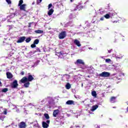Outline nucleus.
<instances>
[{
    "label": "nucleus",
    "mask_w": 128,
    "mask_h": 128,
    "mask_svg": "<svg viewBox=\"0 0 128 128\" xmlns=\"http://www.w3.org/2000/svg\"><path fill=\"white\" fill-rule=\"evenodd\" d=\"M110 76V72H106L99 74V76H101V78H108Z\"/></svg>",
    "instance_id": "f257e3e1"
},
{
    "label": "nucleus",
    "mask_w": 128,
    "mask_h": 128,
    "mask_svg": "<svg viewBox=\"0 0 128 128\" xmlns=\"http://www.w3.org/2000/svg\"><path fill=\"white\" fill-rule=\"evenodd\" d=\"M10 86L12 88H16L17 86H18V80H14L12 83L10 84Z\"/></svg>",
    "instance_id": "f03ea898"
},
{
    "label": "nucleus",
    "mask_w": 128,
    "mask_h": 128,
    "mask_svg": "<svg viewBox=\"0 0 128 128\" xmlns=\"http://www.w3.org/2000/svg\"><path fill=\"white\" fill-rule=\"evenodd\" d=\"M50 120H47L46 121V122H43L42 124V128H48V124H50Z\"/></svg>",
    "instance_id": "7ed1b4c3"
},
{
    "label": "nucleus",
    "mask_w": 128,
    "mask_h": 128,
    "mask_svg": "<svg viewBox=\"0 0 128 128\" xmlns=\"http://www.w3.org/2000/svg\"><path fill=\"white\" fill-rule=\"evenodd\" d=\"M66 32L65 31L61 32L59 34V38L62 40V38H64L66 36Z\"/></svg>",
    "instance_id": "20e7f679"
},
{
    "label": "nucleus",
    "mask_w": 128,
    "mask_h": 128,
    "mask_svg": "<svg viewBox=\"0 0 128 128\" xmlns=\"http://www.w3.org/2000/svg\"><path fill=\"white\" fill-rule=\"evenodd\" d=\"M76 64H84V61L82 59H78L75 62Z\"/></svg>",
    "instance_id": "39448f33"
},
{
    "label": "nucleus",
    "mask_w": 128,
    "mask_h": 128,
    "mask_svg": "<svg viewBox=\"0 0 128 128\" xmlns=\"http://www.w3.org/2000/svg\"><path fill=\"white\" fill-rule=\"evenodd\" d=\"M58 114H60V110H58V109L54 110V111L53 112V116L54 118H56L58 116Z\"/></svg>",
    "instance_id": "423d86ee"
},
{
    "label": "nucleus",
    "mask_w": 128,
    "mask_h": 128,
    "mask_svg": "<svg viewBox=\"0 0 128 128\" xmlns=\"http://www.w3.org/2000/svg\"><path fill=\"white\" fill-rule=\"evenodd\" d=\"M26 40V37L24 36H22L20 37L18 40L17 41V42L18 44H20L21 42H24V40Z\"/></svg>",
    "instance_id": "0eeeda50"
},
{
    "label": "nucleus",
    "mask_w": 128,
    "mask_h": 128,
    "mask_svg": "<svg viewBox=\"0 0 128 128\" xmlns=\"http://www.w3.org/2000/svg\"><path fill=\"white\" fill-rule=\"evenodd\" d=\"M20 8L21 10H24L26 12V4H23L22 5H20Z\"/></svg>",
    "instance_id": "6e6552de"
},
{
    "label": "nucleus",
    "mask_w": 128,
    "mask_h": 128,
    "mask_svg": "<svg viewBox=\"0 0 128 128\" xmlns=\"http://www.w3.org/2000/svg\"><path fill=\"white\" fill-rule=\"evenodd\" d=\"M28 82V78L26 77H24L21 80H20V82H22V84H26V82Z\"/></svg>",
    "instance_id": "1a4fd4ad"
},
{
    "label": "nucleus",
    "mask_w": 128,
    "mask_h": 128,
    "mask_svg": "<svg viewBox=\"0 0 128 128\" xmlns=\"http://www.w3.org/2000/svg\"><path fill=\"white\" fill-rule=\"evenodd\" d=\"M56 56H58V58H64V54H62V52H58L56 54Z\"/></svg>",
    "instance_id": "9d476101"
},
{
    "label": "nucleus",
    "mask_w": 128,
    "mask_h": 128,
    "mask_svg": "<svg viewBox=\"0 0 128 128\" xmlns=\"http://www.w3.org/2000/svg\"><path fill=\"white\" fill-rule=\"evenodd\" d=\"M74 44H76V46H82V44H80V41L78 40H74Z\"/></svg>",
    "instance_id": "9b49d317"
},
{
    "label": "nucleus",
    "mask_w": 128,
    "mask_h": 128,
    "mask_svg": "<svg viewBox=\"0 0 128 128\" xmlns=\"http://www.w3.org/2000/svg\"><path fill=\"white\" fill-rule=\"evenodd\" d=\"M19 128H26V123L24 122H21L19 124Z\"/></svg>",
    "instance_id": "f8f14e48"
},
{
    "label": "nucleus",
    "mask_w": 128,
    "mask_h": 128,
    "mask_svg": "<svg viewBox=\"0 0 128 128\" xmlns=\"http://www.w3.org/2000/svg\"><path fill=\"white\" fill-rule=\"evenodd\" d=\"M54 9H52V8L50 9V10L48 11V16H52V14H54Z\"/></svg>",
    "instance_id": "ddd939ff"
},
{
    "label": "nucleus",
    "mask_w": 128,
    "mask_h": 128,
    "mask_svg": "<svg viewBox=\"0 0 128 128\" xmlns=\"http://www.w3.org/2000/svg\"><path fill=\"white\" fill-rule=\"evenodd\" d=\"M108 68L109 70H112V68H114L115 70H116V65H109Z\"/></svg>",
    "instance_id": "4468645a"
},
{
    "label": "nucleus",
    "mask_w": 128,
    "mask_h": 128,
    "mask_svg": "<svg viewBox=\"0 0 128 128\" xmlns=\"http://www.w3.org/2000/svg\"><path fill=\"white\" fill-rule=\"evenodd\" d=\"M33 80L34 77H32V75H29L28 76V78H27V80H28V82H32V80Z\"/></svg>",
    "instance_id": "2eb2a0df"
},
{
    "label": "nucleus",
    "mask_w": 128,
    "mask_h": 128,
    "mask_svg": "<svg viewBox=\"0 0 128 128\" xmlns=\"http://www.w3.org/2000/svg\"><path fill=\"white\" fill-rule=\"evenodd\" d=\"M74 102L73 100H69L66 102V104H68V105L74 104Z\"/></svg>",
    "instance_id": "dca6fc26"
},
{
    "label": "nucleus",
    "mask_w": 128,
    "mask_h": 128,
    "mask_svg": "<svg viewBox=\"0 0 128 128\" xmlns=\"http://www.w3.org/2000/svg\"><path fill=\"white\" fill-rule=\"evenodd\" d=\"M98 108V105L94 106H92V108H91L92 112H94V110H96V108Z\"/></svg>",
    "instance_id": "f3484780"
},
{
    "label": "nucleus",
    "mask_w": 128,
    "mask_h": 128,
    "mask_svg": "<svg viewBox=\"0 0 128 128\" xmlns=\"http://www.w3.org/2000/svg\"><path fill=\"white\" fill-rule=\"evenodd\" d=\"M6 76L8 78H12V74H10V72H6Z\"/></svg>",
    "instance_id": "a211bd4d"
},
{
    "label": "nucleus",
    "mask_w": 128,
    "mask_h": 128,
    "mask_svg": "<svg viewBox=\"0 0 128 128\" xmlns=\"http://www.w3.org/2000/svg\"><path fill=\"white\" fill-rule=\"evenodd\" d=\"M116 97L111 98L110 100V102H112V104H114V102H116Z\"/></svg>",
    "instance_id": "6ab92c4d"
},
{
    "label": "nucleus",
    "mask_w": 128,
    "mask_h": 128,
    "mask_svg": "<svg viewBox=\"0 0 128 128\" xmlns=\"http://www.w3.org/2000/svg\"><path fill=\"white\" fill-rule=\"evenodd\" d=\"M105 62L107 64H112V61L110 58L106 59Z\"/></svg>",
    "instance_id": "aec40b11"
},
{
    "label": "nucleus",
    "mask_w": 128,
    "mask_h": 128,
    "mask_svg": "<svg viewBox=\"0 0 128 128\" xmlns=\"http://www.w3.org/2000/svg\"><path fill=\"white\" fill-rule=\"evenodd\" d=\"M24 88H28V86H30V82L28 81L27 82L24 83Z\"/></svg>",
    "instance_id": "412c9836"
},
{
    "label": "nucleus",
    "mask_w": 128,
    "mask_h": 128,
    "mask_svg": "<svg viewBox=\"0 0 128 128\" xmlns=\"http://www.w3.org/2000/svg\"><path fill=\"white\" fill-rule=\"evenodd\" d=\"M92 95L94 98H96V91H93L92 92Z\"/></svg>",
    "instance_id": "4be33fe9"
},
{
    "label": "nucleus",
    "mask_w": 128,
    "mask_h": 128,
    "mask_svg": "<svg viewBox=\"0 0 128 128\" xmlns=\"http://www.w3.org/2000/svg\"><path fill=\"white\" fill-rule=\"evenodd\" d=\"M36 34H42L44 31L42 30H36L34 31Z\"/></svg>",
    "instance_id": "5701e85b"
},
{
    "label": "nucleus",
    "mask_w": 128,
    "mask_h": 128,
    "mask_svg": "<svg viewBox=\"0 0 128 128\" xmlns=\"http://www.w3.org/2000/svg\"><path fill=\"white\" fill-rule=\"evenodd\" d=\"M38 42H40V40L38 39H36L34 42V44H38Z\"/></svg>",
    "instance_id": "b1692460"
},
{
    "label": "nucleus",
    "mask_w": 128,
    "mask_h": 128,
    "mask_svg": "<svg viewBox=\"0 0 128 128\" xmlns=\"http://www.w3.org/2000/svg\"><path fill=\"white\" fill-rule=\"evenodd\" d=\"M116 58L117 60H122V55H120V56H116Z\"/></svg>",
    "instance_id": "393cba45"
},
{
    "label": "nucleus",
    "mask_w": 128,
    "mask_h": 128,
    "mask_svg": "<svg viewBox=\"0 0 128 128\" xmlns=\"http://www.w3.org/2000/svg\"><path fill=\"white\" fill-rule=\"evenodd\" d=\"M66 90H70V84L69 83L67 84L66 86Z\"/></svg>",
    "instance_id": "a878e982"
},
{
    "label": "nucleus",
    "mask_w": 128,
    "mask_h": 128,
    "mask_svg": "<svg viewBox=\"0 0 128 128\" xmlns=\"http://www.w3.org/2000/svg\"><path fill=\"white\" fill-rule=\"evenodd\" d=\"M73 6H74V8H75L74 9V10H78V6L76 4H74L73 5Z\"/></svg>",
    "instance_id": "bb28decb"
},
{
    "label": "nucleus",
    "mask_w": 128,
    "mask_h": 128,
    "mask_svg": "<svg viewBox=\"0 0 128 128\" xmlns=\"http://www.w3.org/2000/svg\"><path fill=\"white\" fill-rule=\"evenodd\" d=\"M44 116L46 120H48L50 118V116H48V114H44Z\"/></svg>",
    "instance_id": "cd10ccee"
},
{
    "label": "nucleus",
    "mask_w": 128,
    "mask_h": 128,
    "mask_svg": "<svg viewBox=\"0 0 128 128\" xmlns=\"http://www.w3.org/2000/svg\"><path fill=\"white\" fill-rule=\"evenodd\" d=\"M8 90V88H4L3 90H2V92H6Z\"/></svg>",
    "instance_id": "c85d7f7f"
},
{
    "label": "nucleus",
    "mask_w": 128,
    "mask_h": 128,
    "mask_svg": "<svg viewBox=\"0 0 128 128\" xmlns=\"http://www.w3.org/2000/svg\"><path fill=\"white\" fill-rule=\"evenodd\" d=\"M104 18H110V14H106L105 16H104Z\"/></svg>",
    "instance_id": "c756f323"
},
{
    "label": "nucleus",
    "mask_w": 128,
    "mask_h": 128,
    "mask_svg": "<svg viewBox=\"0 0 128 128\" xmlns=\"http://www.w3.org/2000/svg\"><path fill=\"white\" fill-rule=\"evenodd\" d=\"M22 4H24V0H20L19 1L18 6H22Z\"/></svg>",
    "instance_id": "7c9ffc66"
},
{
    "label": "nucleus",
    "mask_w": 128,
    "mask_h": 128,
    "mask_svg": "<svg viewBox=\"0 0 128 128\" xmlns=\"http://www.w3.org/2000/svg\"><path fill=\"white\" fill-rule=\"evenodd\" d=\"M30 40H32V38H27L26 40V42H30Z\"/></svg>",
    "instance_id": "2f4dec72"
},
{
    "label": "nucleus",
    "mask_w": 128,
    "mask_h": 128,
    "mask_svg": "<svg viewBox=\"0 0 128 128\" xmlns=\"http://www.w3.org/2000/svg\"><path fill=\"white\" fill-rule=\"evenodd\" d=\"M6 2L8 4H12V1L10 0H6Z\"/></svg>",
    "instance_id": "473e14b6"
},
{
    "label": "nucleus",
    "mask_w": 128,
    "mask_h": 128,
    "mask_svg": "<svg viewBox=\"0 0 128 128\" xmlns=\"http://www.w3.org/2000/svg\"><path fill=\"white\" fill-rule=\"evenodd\" d=\"M36 46L34 43L33 44H31V48H36Z\"/></svg>",
    "instance_id": "72a5a7b5"
},
{
    "label": "nucleus",
    "mask_w": 128,
    "mask_h": 128,
    "mask_svg": "<svg viewBox=\"0 0 128 128\" xmlns=\"http://www.w3.org/2000/svg\"><path fill=\"white\" fill-rule=\"evenodd\" d=\"M40 52V50L38 48H36V51H35L34 52Z\"/></svg>",
    "instance_id": "f704fd0d"
},
{
    "label": "nucleus",
    "mask_w": 128,
    "mask_h": 128,
    "mask_svg": "<svg viewBox=\"0 0 128 128\" xmlns=\"http://www.w3.org/2000/svg\"><path fill=\"white\" fill-rule=\"evenodd\" d=\"M14 16H16L15 14H12L10 16V18H14Z\"/></svg>",
    "instance_id": "c9c22d12"
},
{
    "label": "nucleus",
    "mask_w": 128,
    "mask_h": 128,
    "mask_svg": "<svg viewBox=\"0 0 128 128\" xmlns=\"http://www.w3.org/2000/svg\"><path fill=\"white\" fill-rule=\"evenodd\" d=\"M28 106L30 108H32V106H34L33 104H28Z\"/></svg>",
    "instance_id": "e433bc0d"
},
{
    "label": "nucleus",
    "mask_w": 128,
    "mask_h": 128,
    "mask_svg": "<svg viewBox=\"0 0 128 128\" xmlns=\"http://www.w3.org/2000/svg\"><path fill=\"white\" fill-rule=\"evenodd\" d=\"M42 0H37V4H40V2H42Z\"/></svg>",
    "instance_id": "4c0bfd02"
},
{
    "label": "nucleus",
    "mask_w": 128,
    "mask_h": 128,
    "mask_svg": "<svg viewBox=\"0 0 128 128\" xmlns=\"http://www.w3.org/2000/svg\"><path fill=\"white\" fill-rule=\"evenodd\" d=\"M52 4H49L48 5V10H50V8H52Z\"/></svg>",
    "instance_id": "58836bf2"
},
{
    "label": "nucleus",
    "mask_w": 128,
    "mask_h": 128,
    "mask_svg": "<svg viewBox=\"0 0 128 128\" xmlns=\"http://www.w3.org/2000/svg\"><path fill=\"white\" fill-rule=\"evenodd\" d=\"M100 58H103L104 60L106 58V56H100Z\"/></svg>",
    "instance_id": "ea45409f"
},
{
    "label": "nucleus",
    "mask_w": 128,
    "mask_h": 128,
    "mask_svg": "<svg viewBox=\"0 0 128 128\" xmlns=\"http://www.w3.org/2000/svg\"><path fill=\"white\" fill-rule=\"evenodd\" d=\"M104 20V17H102L100 18V20Z\"/></svg>",
    "instance_id": "a19ab883"
},
{
    "label": "nucleus",
    "mask_w": 128,
    "mask_h": 128,
    "mask_svg": "<svg viewBox=\"0 0 128 128\" xmlns=\"http://www.w3.org/2000/svg\"><path fill=\"white\" fill-rule=\"evenodd\" d=\"M40 60H37L36 62V64H40Z\"/></svg>",
    "instance_id": "79ce46f5"
},
{
    "label": "nucleus",
    "mask_w": 128,
    "mask_h": 128,
    "mask_svg": "<svg viewBox=\"0 0 128 128\" xmlns=\"http://www.w3.org/2000/svg\"><path fill=\"white\" fill-rule=\"evenodd\" d=\"M16 112H20V110L17 109V108H16Z\"/></svg>",
    "instance_id": "37998d69"
},
{
    "label": "nucleus",
    "mask_w": 128,
    "mask_h": 128,
    "mask_svg": "<svg viewBox=\"0 0 128 128\" xmlns=\"http://www.w3.org/2000/svg\"><path fill=\"white\" fill-rule=\"evenodd\" d=\"M4 114H7L6 110H4Z\"/></svg>",
    "instance_id": "c03bdc74"
},
{
    "label": "nucleus",
    "mask_w": 128,
    "mask_h": 128,
    "mask_svg": "<svg viewBox=\"0 0 128 128\" xmlns=\"http://www.w3.org/2000/svg\"><path fill=\"white\" fill-rule=\"evenodd\" d=\"M21 74H22V76H24V72H21Z\"/></svg>",
    "instance_id": "a18cd8bd"
},
{
    "label": "nucleus",
    "mask_w": 128,
    "mask_h": 128,
    "mask_svg": "<svg viewBox=\"0 0 128 128\" xmlns=\"http://www.w3.org/2000/svg\"><path fill=\"white\" fill-rule=\"evenodd\" d=\"M30 24H32V23H30L29 24V26H28L29 28H30V26H32Z\"/></svg>",
    "instance_id": "49530a36"
},
{
    "label": "nucleus",
    "mask_w": 128,
    "mask_h": 128,
    "mask_svg": "<svg viewBox=\"0 0 128 128\" xmlns=\"http://www.w3.org/2000/svg\"><path fill=\"white\" fill-rule=\"evenodd\" d=\"M124 76V73H121V76Z\"/></svg>",
    "instance_id": "de8ad7c7"
},
{
    "label": "nucleus",
    "mask_w": 128,
    "mask_h": 128,
    "mask_svg": "<svg viewBox=\"0 0 128 128\" xmlns=\"http://www.w3.org/2000/svg\"><path fill=\"white\" fill-rule=\"evenodd\" d=\"M66 78H70V76L66 75Z\"/></svg>",
    "instance_id": "09e8293b"
},
{
    "label": "nucleus",
    "mask_w": 128,
    "mask_h": 128,
    "mask_svg": "<svg viewBox=\"0 0 128 128\" xmlns=\"http://www.w3.org/2000/svg\"><path fill=\"white\" fill-rule=\"evenodd\" d=\"M122 20L123 22H126V19H124V18H123V19H122Z\"/></svg>",
    "instance_id": "8fccbe9b"
},
{
    "label": "nucleus",
    "mask_w": 128,
    "mask_h": 128,
    "mask_svg": "<svg viewBox=\"0 0 128 128\" xmlns=\"http://www.w3.org/2000/svg\"><path fill=\"white\" fill-rule=\"evenodd\" d=\"M0 120H4V118H2V117H0Z\"/></svg>",
    "instance_id": "3c124183"
},
{
    "label": "nucleus",
    "mask_w": 128,
    "mask_h": 128,
    "mask_svg": "<svg viewBox=\"0 0 128 128\" xmlns=\"http://www.w3.org/2000/svg\"><path fill=\"white\" fill-rule=\"evenodd\" d=\"M31 66V68H34V66H36L34 65V66Z\"/></svg>",
    "instance_id": "603ef678"
},
{
    "label": "nucleus",
    "mask_w": 128,
    "mask_h": 128,
    "mask_svg": "<svg viewBox=\"0 0 128 128\" xmlns=\"http://www.w3.org/2000/svg\"><path fill=\"white\" fill-rule=\"evenodd\" d=\"M89 50H92V48H88Z\"/></svg>",
    "instance_id": "864d4df0"
},
{
    "label": "nucleus",
    "mask_w": 128,
    "mask_h": 128,
    "mask_svg": "<svg viewBox=\"0 0 128 128\" xmlns=\"http://www.w3.org/2000/svg\"><path fill=\"white\" fill-rule=\"evenodd\" d=\"M87 2H88V0L87 2H85V4H86Z\"/></svg>",
    "instance_id": "5fc2aeb1"
},
{
    "label": "nucleus",
    "mask_w": 128,
    "mask_h": 128,
    "mask_svg": "<svg viewBox=\"0 0 128 128\" xmlns=\"http://www.w3.org/2000/svg\"><path fill=\"white\" fill-rule=\"evenodd\" d=\"M108 52L109 54H110V50H108Z\"/></svg>",
    "instance_id": "6e6d98bb"
},
{
    "label": "nucleus",
    "mask_w": 128,
    "mask_h": 128,
    "mask_svg": "<svg viewBox=\"0 0 128 128\" xmlns=\"http://www.w3.org/2000/svg\"><path fill=\"white\" fill-rule=\"evenodd\" d=\"M96 128H100V126H97V127Z\"/></svg>",
    "instance_id": "4d7b16f0"
},
{
    "label": "nucleus",
    "mask_w": 128,
    "mask_h": 128,
    "mask_svg": "<svg viewBox=\"0 0 128 128\" xmlns=\"http://www.w3.org/2000/svg\"><path fill=\"white\" fill-rule=\"evenodd\" d=\"M71 2H74V0H70Z\"/></svg>",
    "instance_id": "13d9d810"
},
{
    "label": "nucleus",
    "mask_w": 128,
    "mask_h": 128,
    "mask_svg": "<svg viewBox=\"0 0 128 128\" xmlns=\"http://www.w3.org/2000/svg\"><path fill=\"white\" fill-rule=\"evenodd\" d=\"M112 56H116V55L114 54H113Z\"/></svg>",
    "instance_id": "bf43d9fd"
},
{
    "label": "nucleus",
    "mask_w": 128,
    "mask_h": 128,
    "mask_svg": "<svg viewBox=\"0 0 128 128\" xmlns=\"http://www.w3.org/2000/svg\"><path fill=\"white\" fill-rule=\"evenodd\" d=\"M0 84H2V82H0Z\"/></svg>",
    "instance_id": "052dcab7"
},
{
    "label": "nucleus",
    "mask_w": 128,
    "mask_h": 128,
    "mask_svg": "<svg viewBox=\"0 0 128 128\" xmlns=\"http://www.w3.org/2000/svg\"><path fill=\"white\" fill-rule=\"evenodd\" d=\"M82 86H84V84H82Z\"/></svg>",
    "instance_id": "680f3d73"
},
{
    "label": "nucleus",
    "mask_w": 128,
    "mask_h": 128,
    "mask_svg": "<svg viewBox=\"0 0 128 128\" xmlns=\"http://www.w3.org/2000/svg\"><path fill=\"white\" fill-rule=\"evenodd\" d=\"M38 124H36V126H38Z\"/></svg>",
    "instance_id": "e2e57ef3"
},
{
    "label": "nucleus",
    "mask_w": 128,
    "mask_h": 128,
    "mask_svg": "<svg viewBox=\"0 0 128 128\" xmlns=\"http://www.w3.org/2000/svg\"><path fill=\"white\" fill-rule=\"evenodd\" d=\"M113 22H116V21H114Z\"/></svg>",
    "instance_id": "0e129e2a"
},
{
    "label": "nucleus",
    "mask_w": 128,
    "mask_h": 128,
    "mask_svg": "<svg viewBox=\"0 0 128 128\" xmlns=\"http://www.w3.org/2000/svg\"><path fill=\"white\" fill-rule=\"evenodd\" d=\"M122 40H124V39L123 38Z\"/></svg>",
    "instance_id": "69168bd1"
},
{
    "label": "nucleus",
    "mask_w": 128,
    "mask_h": 128,
    "mask_svg": "<svg viewBox=\"0 0 128 128\" xmlns=\"http://www.w3.org/2000/svg\"><path fill=\"white\" fill-rule=\"evenodd\" d=\"M127 104H128V103L127 102Z\"/></svg>",
    "instance_id": "338daca9"
},
{
    "label": "nucleus",
    "mask_w": 128,
    "mask_h": 128,
    "mask_svg": "<svg viewBox=\"0 0 128 128\" xmlns=\"http://www.w3.org/2000/svg\"><path fill=\"white\" fill-rule=\"evenodd\" d=\"M77 126L79 127L80 126Z\"/></svg>",
    "instance_id": "774afa93"
}]
</instances>
